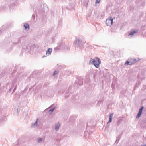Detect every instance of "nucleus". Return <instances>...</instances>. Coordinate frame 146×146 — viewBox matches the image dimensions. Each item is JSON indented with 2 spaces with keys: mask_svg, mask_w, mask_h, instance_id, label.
<instances>
[{
  "mask_svg": "<svg viewBox=\"0 0 146 146\" xmlns=\"http://www.w3.org/2000/svg\"><path fill=\"white\" fill-rule=\"evenodd\" d=\"M101 63L100 58L98 57H96L94 58H90L89 60L90 64H93L96 68H98Z\"/></svg>",
  "mask_w": 146,
  "mask_h": 146,
  "instance_id": "f257e3e1",
  "label": "nucleus"
},
{
  "mask_svg": "<svg viewBox=\"0 0 146 146\" xmlns=\"http://www.w3.org/2000/svg\"><path fill=\"white\" fill-rule=\"evenodd\" d=\"M113 19L111 17H110L106 20V24L107 26H111L113 23Z\"/></svg>",
  "mask_w": 146,
  "mask_h": 146,
  "instance_id": "f03ea898",
  "label": "nucleus"
},
{
  "mask_svg": "<svg viewBox=\"0 0 146 146\" xmlns=\"http://www.w3.org/2000/svg\"><path fill=\"white\" fill-rule=\"evenodd\" d=\"M140 60V59H139V58H138L137 60L135 59H131L130 61H128V65H132Z\"/></svg>",
  "mask_w": 146,
  "mask_h": 146,
  "instance_id": "7ed1b4c3",
  "label": "nucleus"
},
{
  "mask_svg": "<svg viewBox=\"0 0 146 146\" xmlns=\"http://www.w3.org/2000/svg\"><path fill=\"white\" fill-rule=\"evenodd\" d=\"M143 108H144L143 106H142L140 108L139 111L137 115L136 116V118H139L141 116V115L142 112V110L143 109Z\"/></svg>",
  "mask_w": 146,
  "mask_h": 146,
  "instance_id": "20e7f679",
  "label": "nucleus"
},
{
  "mask_svg": "<svg viewBox=\"0 0 146 146\" xmlns=\"http://www.w3.org/2000/svg\"><path fill=\"white\" fill-rule=\"evenodd\" d=\"M143 108H144L143 106H142L140 108L139 111L137 115L136 116V118H139L141 116V115L142 112V110L143 109Z\"/></svg>",
  "mask_w": 146,
  "mask_h": 146,
  "instance_id": "39448f33",
  "label": "nucleus"
},
{
  "mask_svg": "<svg viewBox=\"0 0 146 146\" xmlns=\"http://www.w3.org/2000/svg\"><path fill=\"white\" fill-rule=\"evenodd\" d=\"M81 42L82 41L81 40L78 39H76L74 44L75 46H78L81 44Z\"/></svg>",
  "mask_w": 146,
  "mask_h": 146,
  "instance_id": "423d86ee",
  "label": "nucleus"
},
{
  "mask_svg": "<svg viewBox=\"0 0 146 146\" xmlns=\"http://www.w3.org/2000/svg\"><path fill=\"white\" fill-rule=\"evenodd\" d=\"M138 30L137 29H135L132 31H131L130 34L128 35V36H130L131 37H132L135 34V33L137 32Z\"/></svg>",
  "mask_w": 146,
  "mask_h": 146,
  "instance_id": "0eeeda50",
  "label": "nucleus"
},
{
  "mask_svg": "<svg viewBox=\"0 0 146 146\" xmlns=\"http://www.w3.org/2000/svg\"><path fill=\"white\" fill-rule=\"evenodd\" d=\"M52 51V49L51 48H48L47 50L46 54V55H50Z\"/></svg>",
  "mask_w": 146,
  "mask_h": 146,
  "instance_id": "6e6552de",
  "label": "nucleus"
},
{
  "mask_svg": "<svg viewBox=\"0 0 146 146\" xmlns=\"http://www.w3.org/2000/svg\"><path fill=\"white\" fill-rule=\"evenodd\" d=\"M60 126V123H57L55 125V130L56 131H58L59 129V127Z\"/></svg>",
  "mask_w": 146,
  "mask_h": 146,
  "instance_id": "1a4fd4ad",
  "label": "nucleus"
},
{
  "mask_svg": "<svg viewBox=\"0 0 146 146\" xmlns=\"http://www.w3.org/2000/svg\"><path fill=\"white\" fill-rule=\"evenodd\" d=\"M38 119H37L35 123L33 125L32 127H36L38 124Z\"/></svg>",
  "mask_w": 146,
  "mask_h": 146,
  "instance_id": "9d476101",
  "label": "nucleus"
},
{
  "mask_svg": "<svg viewBox=\"0 0 146 146\" xmlns=\"http://www.w3.org/2000/svg\"><path fill=\"white\" fill-rule=\"evenodd\" d=\"M24 28L26 30H29V26L28 24H25L24 25Z\"/></svg>",
  "mask_w": 146,
  "mask_h": 146,
  "instance_id": "9b49d317",
  "label": "nucleus"
},
{
  "mask_svg": "<svg viewBox=\"0 0 146 146\" xmlns=\"http://www.w3.org/2000/svg\"><path fill=\"white\" fill-rule=\"evenodd\" d=\"M113 116V114H111L110 116V119L109 121L107 123L108 124L109 123L111 122L112 121V119Z\"/></svg>",
  "mask_w": 146,
  "mask_h": 146,
  "instance_id": "f8f14e48",
  "label": "nucleus"
},
{
  "mask_svg": "<svg viewBox=\"0 0 146 146\" xmlns=\"http://www.w3.org/2000/svg\"><path fill=\"white\" fill-rule=\"evenodd\" d=\"M120 138V136H117V139L115 142V143L117 144L118 143Z\"/></svg>",
  "mask_w": 146,
  "mask_h": 146,
  "instance_id": "ddd939ff",
  "label": "nucleus"
},
{
  "mask_svg": "<svg viewBox=\"0 0 146 146\" xmlns=\"http://www.w3.org/2000/svg\"><path fill=\"white\" fill-rule=\"evenodd\" d=\"M55 109V107L52 108L51 110L49 111V112L50 113H51Z\"/></svg>",
  "mask_w": 146,
  "mask_h": 146,
  "instance_id": "4468645a",
  "label": "nucleus"
},
{
  "mask_svg": "<svg viewBox=\"0 0 146 146\" xmlns=\"http://www.w3.org/2000/svg\"><path fill=\"white\" fill-rule=\"evenodd\" d=\"M43 139L42 138H39L38 139V143H40L42 140Z\"/></svg>",
  "mask_w": 146,
  "mask_h": 146,
  "instance_id": "2eb2a0df",
  "label": "nucleus"
},
{
  "mask_svg": "<svg viewBox=\"0 0 146 146\" xmlns=\"http://www.w3.org/2000/svg\"><path fill=\"white\" fill-rule=\"evenodd\" d=\"M58 73V71H55L53 74V76H55Z\"/></svg>",
  "mask_w": 146,
  "mask_h": 146,
  "instance_id": "dca6fc26",
  "label": "nucleus"
},
{
  "mask_svg": "<svg viewBox=\"0 0 146 146\" xmlns=\"http://www.w3.org/2000/svg\"><path fill=\"white\" fill-rule=\"evenodd\" d=\"M3 122L4 121L3 120L0 119V124H2Z\"/></svg>",
  "mask_w": 146,
  "mask_h": 146,
  "instance_id": "f3484780",
  "label": "nucleus"
},
{
  "mask_svg": "<svg viewBox=\"0 0 146 146\" xmlns=\"http://www.w3.org/2000/svg\"><path fill=\"white\" fill-rule=\"evenodd\" d=\"M100 0H96V3H98L100 2Z\"/></svg>",
  "mask_w": 146,
  "mask_h": 146,
  "instance_id": "a211bd4d",
  "label": "nucleus"
},
{
  "mask_svg": "<svg viewBox=\"0 0 146 146\" xmlns=\"http://www.w3.org/2000/svg\"><path fill=\"white\" fill-rule=\"evenodd\" d=\"M125 65H128V60H127L125 64Z\"/></svg>",
  "mask_w": 146,
  "mask_h": 146,
  "instance_id": "6ab92c4d",
  "label": "nucleus"
},
{
  "mask_svg": "<svg viewBox=\"0 0 146 146\" xmlns=\"http://www.w3.org/2000/svg\"><path fill=\"white\" fill-rule=\"evenodd\" d=\"M82 84H83V82L81 81L80 82V85H81Z\"/></svg>",
  "mask_w": 146,
  "mask_h": 146,
  "instance_id": "aec40b11",
  "label": "nucleus"
},
{
  "mask_svg": "<svg viewBox=\"0 0 146 146\" xmlns=\"http://www.w3.org/2000/svg\"><path fill=\"white\" fill-rule=\"evenodd\" d=\"M141 146H146V145L145 144H144L143 145H141Z\"/></svg>",
  "mask_w": 146,
  "mask_h": 146,
  "instance_id": "412c9836",
  "label": "nucleus"
},
{
  "mask_svg": "<svg viewBox=\"0 0 146 146\" xmlns=\"http://www.w3.org/2000/svg\"><path fill=\"white\" fill-rule=\"evenodd\" d=\"M16 86L15 87V88H14V89L13 90V91H15V89H16Z\"/></svg>",
  "mask_w": 146,
  "mask_h": 146,
  "instance_id": "4be33fe9",
  "label": "nucleus"
},
{
  "mask_svg": "<svg viewBox=\"0 0 146 146\" xmlns=\"http://www.w3.org/2000/svg\"><path fill=\"white\" fill-rule=\"evenodd\" d=\"M58 94H59V93H60V92H58Z\"/></svg>",
  "mask_w": 146,
  "mask_h": 146,
  "instance_id": "5701e85b",
  "label": "nucleus"
},
{
  "mask_svg": "<svg viewBox=\"0 0 146 146\" xmlns=\"http://www.w3.org/2000/svg\"><path fill=\"white\" fill-rule=\"evenodd\" d=\"M11 89H10L9 90V91H11Z\"/></svg>",
  "mask_w": 146,
  "mask_h": 146,
  "instance_id": "b1692460",
  "label": "nucleus"
}]
</instances>
